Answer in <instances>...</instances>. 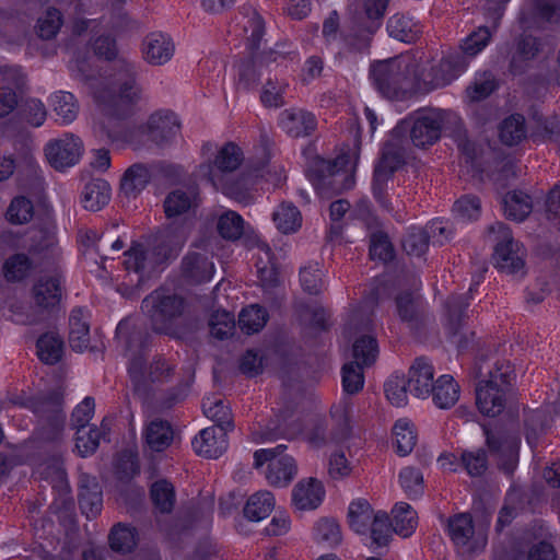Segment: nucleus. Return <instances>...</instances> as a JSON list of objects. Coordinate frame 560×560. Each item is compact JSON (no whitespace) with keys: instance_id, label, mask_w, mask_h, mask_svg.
Here are the masks:
<instances>
[{"instance_id":"33","label":"nucleus","mask_w":560,"mask_h":560,"mask_svg":"<svg viewBox=\"0 0 560 560\" xmlns=\"http://www.w3.org/2000/svg\"><path fill=\"white\" fill-rule=\"evenodd\" d=\"M468 307V301L465 295H453L446 302V313H447V330L453 341L457 343L458 348L464 349L466 345L462 341V336L459 335L460 328L463 326V320L465 317L466 308Z\"/></svg>"},{"instance_id":"52","label":"nucleus","mask_w":560,"mask_h":560,"mask_svg":"<svg viewBox=\"0 0 560 560\" xmlns=\"http://www.w3.org/2000/svg\"><path fill=\"white\" fill-rule=\"evenodd\" d=\"M353 362L360 363L362 366L372 365L378 355V345L376 339L371 335H363L357 338L352 346Z\"/></svg>"},{"instance_id":"8","label":"nucleus","mask_w":560,"mask_h":560,"mask_svg":"<svg viewBox=\"0 0 560 560\" xmlns=\"http://www.w3.org/2000/svg\"><path fill=\"white\" fill-rule=\"evenodd\" d=\"M447 533L462 556L471 557L482 551L487 545V534L476 530L472 517L469 513H458L447 521Z\"/></svg>"},{"instance_id":"1","label":"nucleus","mask_w":560,"mask_h":560,"mask_svg":"<svg viewBox=\"0 0 560 560\" xmlns=\"http://www.w3.org/2000/svg\"><path fill=\"white\" fill-rule=\"evenodd\" d=\"M137 68L133 62L119 59L115 63L113 86L103 89L95 94L103 119L100 128L107 138L115 139L117 122L131 118L140 109L142 89L137 83Z\"/></svg>"},{"instance_id":"31","label":"nucleus","mask_w":560,"mask_h":560,"mask_svg":"<svg viewBox=\"0 0 560 560\" xmlns=\"http://www.w3.org/2000/svg\"><path fill=\"white\" fill-rule=\"evenodd\" d=\"M143 438L151 451L162 452L172 444L174 432L168 421L153 419L145 425Z\"/></svg>"},{"instance_id":"49","label":"nucleus","mask_w":560,"mask_h":560,"mask_svg":"<svg viewBox=\"0 0 560 560\" xmlns=\"http://www.w3.org/2000/svg\"><path fill=\"white\" fill-rule=\"evenodd\" d=\"M548 424V415L545 409H528L524 411L525 436L527 443L534 447L539 435Z\"/></svg>"},{"instance_id":"32","label":"nucleus","mask_w":560,"mask_h":560,"mask_svg":"<svg viewBox=\"0 0 560 560\" xmlns=\"http://www.w3.org/2000/svg\"><path fill=\"white\" fill-rule=\"evenodd\" d=\"M460 388L452 375H441L432 385V400L440 409H450L459 398Z\"/></svg>"},{"instance_id":"56","label":"nucleus","mask_w":560,"mask_h":560,"mask_svg":"<svg viewBox=\"0 0 560 560\" xmlns=\"http://www.w3.org/2000/svg\"><path fill=\"white\" fill-rule=\"evenodd\" d=\"M151 499L161 513H171L175 503V490L171 482L158 480L151 487Z\"/></svg>"},{"instance_id":"53","label":"nucleus","mask_w":560,"mask_h":560,"mask_svg":"<svg viewBox=\"0 0 560 560\" xmlns=\"http://www.w3.org/2000/svg\"><path fill=\"white\" fill-rule=\"evenodd\" d=\"M525 135V119L520 114L511 115L500 125V139L506 145L520 143Z\"/></svg>"},{"instance_id":"5","label":"nucleus","mask_w":560,"mask_h":560,"mask_svg":"<svg viewBox=\"0 0 560 560\" xmlns=\"http://www.w3.org/2000/svg\"><path fill=\"white\" fill-rule=\"evenodd\" d=\"M242 162L243 152L241 148L233 142H228L218 151L213 162L200 165L199 173L217 189L238 196L243 192V189H247V179H244V184L238 186V184L226 183L224 177L237 170Z\"/></svg>"},{"instance_id":"51","label":"nucleus","mask_w":560,"mask_h":560,"mask_svg":"<svg viewBox=\"0 0 560 560\" xmlns=\"http://www.w3.org/2000/svg\"><path fill=\"white\" fill-rule=\"evenodd\" d=\"M108 539L114 551L127 553L137 545V532L135 527L119 523L112 528Z\"/></svg>"},{"instance_id":"41","label":"nucleus","mask_w":560,"mask_h":560,"mask_svg":"<svg viewBox=\"0 0 560 560\" xmlns=\"http://www.w3.org/2000/svg\"><path fill=\"white\" fill-rule=\"evenodd\" d=\"M275 508L273 494L269 491H258L249 497L245 506L244 515L254 522L266 518Z\"/></svg>"},{"instance_id":"17","label":"nucleus","mask_w":560,"mask_h":560,"mask_svg":"<svg viewBox=\"0 0 560 560\" xmlns=\"http://www.w3.org/2000/svg\"><path fill=\"white\" fill-rule=\"evenodd\" d=\"M34 411L39 417L42 424L48 427L50 432L44 434L47 440H55L65 425L62 399L58 393H51L35 401Z\"/></svg>"},{"instance_id":"64","label":"nucleus","mask_w":560,"mask_h":560,"mask_svg":"<svg viewBox=\"0 0 560 560\" xmlns=\"http://www.w3.org/2000/svg\"><path fill=\"white\" fill-rule=\"evenodd\" d=\"M453 213L463 222L477 220L481 213L480 199L474 195L460 197L454 202Z\"/></svg>"},{"instance_id":"3","label":"nucleus","mask_w":560,"mask_h":560,"mask_svg":"<svg viewBox=\"0 0 560 560\" xmlns=\"http://www.w3.org/2000/svg\"><path fill=\"white\" fill-rule=\"evenodd\" d=\"M480 375L483 376L480 371ZM476 386V405L479 411L487 417H497L505 408L506 393L509 392L515 373L510 362L497 361Z\"/></svg>"},{"instance_id":"26","label":"nucleus","mask_w":560,"mask_h":560,"mask_svg":"<svg viewBox=\"0 0 560 560\" xmlns=\"http://www.w3.org/2000/svg\"><path fill=\"white\" fill-rule=\"evenodd\" d=\"M116 338L125 348L126 353L130 354V360L135 357H142L141 352L148 346L150 335L143 328L136 327L129 320L119 322L116 328Z\"/></svg>"},{"instance_id":"36","label":"nucleus","mask_w":560,"mask_h":560,"mask_svg":"<svg viewBox=\"0 0 560 560\" xmlns=\"http://www.w3.org/2000/svg\"><path fill=\"white\" fill-rule=\"evenodd\" d=\"M195 188L175 189L164 200V211L167 218L179 217L197 206Z\"/></svg>"},{"instance_id":"28","label":"nucleus","mask_w":560,"mask_h":560,"mask_svg":"<svg viewBox=\"0 0 560 560\" xmlns=\"http://www.w3.org/2000/svg\"><path fill=\"white\" fill-rule=\"evenodd\" d=\"M152 178L151 168L143 163L130 165L120 180V190L127 198H136L148 186Z\"/></svg>"},{"instance_id":"19","label":"nucleus","mask_w":560,"mask_h":560,"mask_svg":"<svg viewBox=\"0 0 560 560\" xmlns=\"http://www.w3.org/2000/svg\"><path fill=\"white\" fill-rule=\"evenodd\" d=\"M147 129L149 138L161 145L172 140L179 132L180 124L173 112L159 110L149 117Z\"/></svg>"},{"instance_id":"59","label":"nucleus","mask_w":560,"mask_h":560,"mask_svg":"<svg viewBox=\"0 0 560 560\" xmlns=\"http://www.w3.org/2000/svg\"><path fill=\"white\" fill-rule=\"evenodd\" d=\"M388 401L396 407H404L408 402V382L404 375H392L384 385Z\"/></svg>"},{"instance_id":"57","label":"nucleus","mask_w":560,"mask_h":560,"mask_svg":"<svg viewBox=\"0 0 560 560\" xmlns=\"http://www.w3.org/2000/svg\"><path fill=\"white\" fill-rule=\"evenodd\" d=\"M202 408L205 415L217 423V425L213 428L222 429L223 432L232 429L233 423L231 411L230 408L224 405L223 400H211L208 398L206 401H203Z\"/></svg>"},{"instance_id":"23","label":"nucleus","mask_w":560,"mask_h":560,"mask_svg":"<svg viewBox=\"0 0 560 560\" xmlns=\"http://www.w3.org/2000/svg\"><path fill=\"white\" fill-rule=\"evenodd\" d=\"M195 452L206 458H218L228 448L226 432L218 428H206L192 440Z\"/></svg>"},{"instance_id":"34","label":"nucleus","mask_w":560,"mask_h":560,"mask_svg":"<svg viewBox=\"0 0 560 560\" xmlns=\"http://www.w3.org/2000/svg\"><path fill=\"white\" fill-rule=\"evenodd\" d=\"M318 179L323 186H334L335 192L352 187L354 180L346 173L337 168V163L318 159L316 161Z\"/></svg>"},{"instance_id":"42","label":"nucleus","mask_w":560,"mask_h":560,"mask_svg":"<svg viewBox=\"0 0 560 560\" xmlns=\"http://www.w3.org/2000/svg\"><path fill=\"white\" fill-rule=\"evenodd\" d=\"M387 31L390 37L400 42L411 43L419 37L421 26L410 18L395 14L387 22Z\"/></svg>"},{"instance_id":"63","label":"nucleus","mask_w":560,"mask_h":560,"mask_svg":"<svg viewBox=\"0 0 560 560\" xmlns=\"http://www.w3.org/2000/svg\"><path fill=\"white\" fill-rule=\"evenodd\" d=\"M217 229L223 238L235 241L243 234L244 221L236 212L228 211L219 218Z\"/></svg>"},{"instance_id":"50","label":"nucleus","mask_w":560,"mask_h":560,"mask_svg":"<svg viewBox=\"0 0 560 560\" xmlns=\"http://www.w3.org/2000/svg\"><path fill=\"white\" fill-rule=\"evenodd\" d=\"M503 203L506 217L515 221H523L532 211L530 198L522 191L508 192Z\"/></svg>"},{"instance_id":"18","label":"nucleus","mask_w":560,"mask_h":560,"mask_svg":"<svg viewBox=\"0 0 560 560\" xmlns=\"http://www.w3.org/2000/svg\"><path fill=\"white\" fill-rule=\"evenodd\" d=\"M279 126L288 136L301 138L315 131L317 120L311 112L301 108H289L280 113Z\"/></svg>"},{"instance_id":"30","label":"nucleus","mask_w":560,"mask_h":560,"mask_svg":"<svg viewBox=\"0 0 560 560\" xmlns=\"http://www.w3.org/2000/svg\"><path fill=\"white\" fill-rule=\"evenodd\" d=\"M520 20L525 28L541 30L545 28V23L552 24L559 22L560 8L550 2L538 0L530 14L522 11Z\"/></svg>"},{"instance_id":"60","label":"nucleus","mask_w":560,"mask_h":560,"mask_svg":"<svg viewBox=\"0 0 560 560\" xmlns=\"http://www.w3.org/2000/svg\"><path fill=\"white\" fill-rule=\"evenodd\" d=\"M18 114L20 117L33 127L42 126L47 117V110L42 101L37 98H27L22 101Z\"/></svg>"},{"instance_id":"35","label":"nucleus","mask_w":560,"mask_h":560,"mask_svg":"<svg viewBox=\"0 0 560 560\" xmlns=\"http://www.w3.org/2000/svg\"><path fill=\"white\" fill-rule=\"evenodd\" d=\"M35 268L36 264L28 255L16 253L4 260L2 273L8 282L16 283L27 279Z\"/></svg>"},{"instance_id":"46","label":"nucleus","mask_w":560,"mask_h":560,"mask_svg":"<svg viewBox=\"0 0 560 560\" xmlns=\"http://www.w3.org/2000/svg\"><path fill=\"white\" fill-rule=\"evenodd\" d=\"M393 533H395L394 527L387 513L377 511L368 533L371 538V547H386L393 537Z\"/></svg>"},{"instance_id":"43","label":"nucleus","mask_w":560,"mask_h":560,"mask_svg":"<svg viewBox=\"0 0 560 560\" xmlns=\"http://www.w3.org/2000/svg\"><path fill=\"white\" fill-rule=\"evenodd\" d=\"M272 220L277 229L284 233H294L302 225L300 210L290 202H282L272 213Z\"/></svg>"},{"instance_id":"13","label":"nucleus","mask_w":560,"mask_h":560,"mask_svg":"<svg viewBox=\"0 0 560 560\" xmlns=\"http://www.w3.org/2000/svg\"><path fill=\"white\" fill-rule=\"evenodd\" d=\"M128 372L135 389L145 392L151 384L167 382L173 369L162 358H158L147 368L143 357H135L129 363Z\"/></svg>"},{"instance_id":"39","label":"nucleus","mask_w":560,"mask_h":560,"mask_svg":"<svg viewBox=\"0 0 560 560\" xmlns=\"http://www.w3.org/2000/svg\"><path fill=\"white\" fill-rule=\"evenodd\" d=\"M376 516V512L372 509L371 504L364 500L359 499L349 505L348 522L349 526L360 535H366L370 525Z\"/></svg>"},{"instance_id":"27","label":"nucleus","mask_w":560,"mask_h":560,"mask_svg":"<svg viewBox=\"0 0 560 560\" xmlns=\"http://www.w3.org/2000/svg\"><path fill=\"white\" fill-rule=\"evenodd\" d=\"M90 323L86 314L80 307L74 308L69 317V345L72 350L83 352L90 349L95 350L96 347L90 346Z\"/></svg>"},{"instance_id":"38","label":"nucleus","mask_w":560,"mask_h":560,"mask_svg":"<svg viewBox=\"0 0 560 560\" xmlns=\"http://www.w3.org/2000/svg\"><path fill=\"white\" fill-rule=\"evenodd\" d=\"M109 432V425L104 419L101 428L90 425L75 431V447L82 456H88L97 450L101 439H105Z\"/></svg>"},{"instance_id":"2","label":"nucleus","mask_w":560,"mask_h":560,"mask_svg":"<svg viewBox=\"0 0 560 560\" xmlns=\"http://www.w3.org/2000/svg\"><path fill=\"white\" fill-rule=\"evenodd\" d=\"M186 242L183 230L165 229L145 242H132L125 252V267L128 271L139 275L138 285L175 259Z\"/></svg>"},{"instance_id":"25","label":"nucleus","mask_w":560,"mask_h":560,"mask_svg":"<svg viewBox=\"0 0 560 560\" xmlns=\"http://www.w3.org/2000/svg\"><path fill=\"white\" fill-rule=\"evenodd\" d=\"M325 495L320 481L314 478L301 480L292 491V503L300 511L317 509Z\"/></svg>"},{"instance_id":"55","label":"nucleus","mask_w":560,"mask_h":560,"mask_svg":"<svg viewBox=\"0 0 560 560\" xmlns=\"http://www.w3.org/2000/svg\"><path fill=\"white\" fill-rule=\"evenodd\" d=\"M492 34L487 26H479L463 39L460 45L463 54L460 55L467 60L474 58L488 46Z\"/></svg>"},{"instance_id":"11","label":"nucleus","mask_w":560,"mask_h":560,"mask_svg":"<svg viewBox=\"0 0 560 560\" xmlns=\"http://www.w3.org/2000/svg\"><path fill=\"white\" fill-rule=\"evenodd\" d=\"M447 113L442 109H423L417 112L409 120L410 139L418 148L434 144L441 137Z\"/></svg>"},{"instance_id":"9","label":"nucleus","mask_w":560,"mask_h":560,"mask_svg":"<svg viewBox=\"0 0 560 560\" xmlns=\"http://www.w3.org/2000/svg\"><path fill=\"white\" fill-rule=\"evenodd\" d=\"M489 233L497 242L493 253L495 267L508 273H516L524 267L520 244L514 241L511 230L502 222L489 226Z\"/></svg>"},{"instance_id":"37","label":"nucleus","mask_w":560,"mask_h":560,"mask_svg":"<svg viewBox=\"0 0 560 560\" xmlns=\"http://www.w3.org/2000/svg\"><path fill=\"white\" fill-rule=\"evenodd\" d=\"M396 308L399 318L411 329H417L423 320L419 296L411 292H402L396 298Z\"/></svg>"},{"instance_id":"15","label":"nucleus","mask_w":560,"mask_h":560,"mask_svg":"<svg viewBox=\"0 0 560 560\" xmlns=\"http://www.w3.org/2000/svg\"><path fill=\"white\" fill-rule=\"evenodd\" d=\"M63 278L60 273L40 276L32 287V296L36 307L43 312H52L61 302Z\"/></svg>"},{"instance_id":"40","label":"nucleus","mask_w":560,"mask_h":560,"mask_svg":"<svg viewBox=\"0 0 560 560\" xmlns=\"http://www.w3.org/2000/svg\"><path fill=\"white\" fill-rule=\"evenodd\" d=\"M110 199V187L104 179H93L85 184L82 191V203L86 210L97 211Z\"/></svg>"},{"instance_id":"21","label":"nucleus","mask_w":560,"mask_h":560,"mask_svg":"<svg viewBox=\"0 0 560 560\" xmlns=\"http://www.w3.org/2000/svg\"><path fill=\"white\" fill-rule=\"evenodd\" d=\"M434 368L424 357L417 358L408 372V389L411 395L418 398L430 396L434 383Z\"/></svg>"},{"instance_id":"61","label":"nucleus","mask_w":560,"mask_h":560,"mask_svg":"<svg viewBox=\"0 0 560 560\" xmlns=\"http://www.w3.org/2000/svg\"><path fill=\"white\" fill-rule=\"evenodd\" d=\"M314 532L316 540L327 547H336L341 542L340 526L334 518L319 520L314 527Z\"/></svg>"},{"instance_id":"7","label":"nucleus","mask_w":560,"mask_h":560,"mask_svg":"<svg viewBox=\"0 0 560 560\" xmlns=\"http://www.w3.org/2000/svg\"><path fill=\"white\" fill-rule=\"evenodd\" d=\"M285 448V445L280 444L275 448H261L254 453L255 468H259L265 463H268L265 477L272 487H287L298 474V467L293 457L289 455L280 456Z\"/></svg>"},{"instance_id":"16","label":"nucleus","mask_w":560,"mask_h":560,"mask_svg":"<svg viewBox=\"0 0 560 560\" xmlns=\"http://www.w3.org/2000/svg\"><path fill=\"white\" fill-rule=\"evenodd\" d=\"M469 60L460 54H450L444 57L438 65L432 66L428 75L424 77L423 83L428 90H435L450 84L468 67Z\"/></svg>"},{"instance_id":"24","label":"nucleus","mask_w":560,"mask_h":560,"mask_svg":"<svg viewBox=\"0 0 560 560\" xmlns=\"http://www.w3.org/2000/svg\"><path fill=\"white\" fill-rule=\"evenodd\" d=\"M79 505L88 518L96 517L103 505L102 489L94 477L81 475L79 478Z\"/></svg>"},{"instance_id":"48","label":"nucleus","mask_w":560,"mask_h":560,"mask_svg":"<svg viewBox=\"0 0 560 560\" xmlns=\"http://www.w3.org/2000/svg\"><path fill=\"white\" fill-rule=\"evenodd\" d=\"M396 451L400 456L410 454L417 443V433L408 419H399L393 428Z\"/></svg>"},{"instance_id":"47","label":"nucleus","mask_w":560,"mask_h":560,"mask_svg":"<svg viewBox=\"0 0 560 560\" xmlns=\"http://www.w3.org/2000/svg\"><path fill=\"white\" fill-rule=\"evenodd\" d=\"M268 317V312L264 307L253 304L245 307L240 313L238 326L242 331L247 335H252L258 332L265 327Z\"/></svg>"},{"instance_id":"14","label":"nucleus","mask_w":560,"mask_h":560,"mask_svg":"<svg viewBox=\"0 0 560 560\" xmlns=\"http://www.w3.org/2000/svg\"><path fill=\"white\" fill-rule=\"evenodd\" d=\"M542 50L544 44L540 38L530 34H521L510 49L508 72L513 77L526 73Z\"/></svg>"},{"instance_id":"10","label":"nucleus","mask_w":560,"mask_h":560,"mask_svg":"<svg viewBox=\"0 0 560 560\" xmlns=\"http://www.w3.org/2000/svg\"><path fill=\"white\" fill-rule=\"evenodd\" d=\"M404 163L405 155L400 145L394 141L386 142L380 162L374 170L373 196L387 211H392L393 207L385 195L386 183Z\"/></svg>"},{"instance_id":"58","label":"nucleus","mask_w":560,"mask_h":560,"mask_svg":"<svg viewBox=\"0 0 560 560\" xmlns=\"http://www.w3.org/2000/svg\"><path fill=\"white\" fill-rule=\"evenodd\" d=\"M430 234L427 230L412 228L402 240V248L409 256L421 257L429 248Z\"/></svg>"},{"instance_id":"20","label":"nucleus","mask_w":560,"mask_h":560,"mask_svg":"<svg viewBox=\"0 0 560 560\" xmlns=\"http://www.w3.org/2000/svg\"><path fill=\"white\" fill-rule=\"evenodd\" d=\"M259 248L265 252L270 264V266L267 264L262 265L261 259L257 262L258 278L264 290L265 300L272 305H279L283 299V289L280 283L278 269L270 261L271 249L267 244L259 245Z\"/></svg>"},{"instance_id":"6","label":"nucleus","mask_w":560,"mask_h":560,"mask_svg":"<svg viewBox=\"0 0 560 560\" xmlns=\"http://www.w3.org/2000/svg\"><path fill=\"white\" fill-rule=\"evenodd\" d=\"M370 73L377 91L387 98H399L412 85L408 63L397 58L377 61Z\"/></svg>"},{"instance_id":"12","label":"nucleus","mask_w":560,"mask_h":560,"mask_svg":"<svg viewBox=\"0 0 560 560\" xmlns=\"http://www.w3.org/2000/svg\"><path fill=\"white\" fill-rule=\"evenodd\" d=\"M83 151L82 140L72 133H65L58 139L50 140L45 147L47 161L57 171L75 165Z\"/></svg>"},{"instance_id":"45","label":"nucleus","mask_w":560,"mask_h":560,"mask_svg":"<svg viewBox=\"0 0 560 560\" xmlns=\"http://www.w3.org/2000/svg\"><path fill=\"white\" fill-rule=\"evenodd\" d=\"M392 525L397 535L404 538L409 537L417 526V513L408 503H397L393 509Z\"/></svg>"},{"instance_id":"22","label":"nucleus","mask_w":560,"mask_h":560,"mask_svg":"<svg viewBox=\"0 0 560 560\" xmlns=\"http://www.w3.org/2000/svg\"><path fill=\"white\" fill-rule=\"evenodd\" d=\"M172 38L161 32L148 34L142 42V55L147 62L153 66H162L171 60L174 55Z\"/></svg>"},{"instance_id":"29","label":"nucleus","mask_w":560,"mask_h":560,"mask_svg":"<svg viewBox=\"0 0 560 560\" xmlns=\"http://www.w3.org/2000/svg\"><path fill=\"white\" fill-rule=\"evenodd\" d=\"M182 271L189 282L199 284L212 278L214 266L208 257L198 253H189L183 258Z\"/></svg>"},{"instance_id":"62","label":"nucleus","mask_w":560,"mask_h":560,"mask_svg":"<svg viewBox=\"0 0 560 560\" xmlns=\"http://www.w3.org/2000/svg\"><path fill=\"white\" fill-rule=\"evenodd\" d=\"M209 327L213 337L226 339L232 336L235 328L234 315L226 311H215L210 316Z\"/></svg>"},{"instance_id":"44","label":"nucleus","mask_w":560,"mask_h":560,"mask_svg":"<svg viewBox=\"0 0 560 560\" xmlns=\"http://www.w3.org/2000/svg\"><path fill=\"white\" fill-rule=\"evenodd\" d=\"M36 348L37 355L42 362L46 364H56L62 358L63 341L59 335L55 332H46L38 338Z\"/></svg>"},{"instance_id":"54","label":"nucleus","mask_w":560,"mask_h":560,"mask_svg":"<svg viewBox=\"0 0 560 560\" xmlns=\"http://www.w3.org/2000/svg\"><path fill=\"white\" fill-rule=\"evenodd\" d=\"M51 105L56 115L65 124L72 122L78 115L79 105L70 92H57L51 96Z\"/></svg>"},{"instance_id":"4","label":"nucleus","mask_w":560,"mask_h":560,"mask_svg":"<svg viewBox=\"0 0 560 560\" xmlns=\"http://www.w3.org/2000/svg\"><path fill=\"white\" fill-rule=\"evenodd\" d=\"M187 306L184 296L165 289L152 291L141 303V308L149 317L152 330L172 337L176 335L175 322L185 314Z\"/></svg>"}]
</instances>
